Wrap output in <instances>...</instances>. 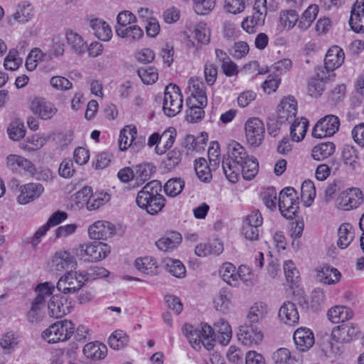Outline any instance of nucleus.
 Instances as JSON below:
<instances>
[{
    "instance_id": "obj_1",
    "label": "nucleus",
    "mask_w": 364,
    "mask_h": 364,
    "mask_svg": "<svg viewBox=\"0 0 364 364\" xmlns=\"http://www.w3.org/2000/svg\"><path fill=\"white\" fill-rule=\"evenodd\" d=\"M222 166L227 179L235 183L240 172L245 180L253 179L258 173L259 164L253 156L248 154L245 147L232 141L228 145L227 156H223Z\"/></svg>"
},
{
    "instance_id": "obj_2",
    "label": "nucleus",
    "mask_w": 364,
    "mask_h": 364,
    "mask_svg": "<svg viewBox=\"0 0 364 364\" xmlns=\"http://www.w3.org/2000/svg\"><path fill=\"white\" fill-rule=\"evenodd\" d=\"M162 185L158 180L148 182L140 190L136 197V205L149 214L154 215L162 210L166 199L161 194Z\"/></svg>"
},
{
    "instance_id": "obj_3",
    "label": "nucleus",
    "mask_w": 364,
    "mask_h": 364,
    "mask_svg": "<svg viewBox=\"0 0 364 364\" xmlns=\"http://www.w3.org/2000/svg\"><path fill=\"white\" fill-rule=\"evenodd\" d=\"M110 252V247L101 242H90L79 245L73 249V253L80 259L85 262H98Z\"/></svg>"
},
{
    "instance_id": "obj_4",
    "label": "nucleus",
    "mask_w": 364,
    "mask_h": 364,
    "mask_svg": "<svg viewBox=\"0 0 364 364\" xmlns=\"http://www.w3.org/2000/svg\"><path fill=\"white\" fill-rule=\"evenodd\" d=\"M54 286L49 282L41 284L36 287L37 296L32 302L31 309L28 312V319L31 323H39L43 320V312L42 307L48 297H50L54 290Z\"/></svg>"
},
{
    "instance_id": "obj_5",
    "label": "nucleus",
    "mask_w": 364,
    "mask_h": 364,
    "mask_svg": "<svg viewBox=\"0 0 364 364\" xmlns=\"http://www.w3.org/2000/svg\"><path fill=\"white\" fill-rule=\"evenodd\" d=\"M74 328V324L70 321H58L43 332L42 338L49 343L65 341L73 336Z\"/></svg>"
},
{
    "instance_id": "obj_6",
    "label": "nucleus",
    "mask_w": 364,
    "mask_h": 364,
    "mask_svg": "<svg viewBox=\"0 0 364 364\" xmlns=\"http://www.w3.org/2000/svg\"><path fill=\"white\" fill-rule=\"evenodd\" d=\"M183 108V96L176 85L169 84L166 87L163 100V111L169 117H175Z\"/></svg>"
},
{
    "instance_id": "obj_7",
    "label": "nucleus",
    "mask_w": 364,
    "mask_h": 364,
    "mask_svg": "<svg viewBox=\"0 0 364 364\" xmlns=\"http://www.w3.org/2000/svg\"><path fill=\"white\" fill-rule=\"evenodd\" d=\"M278 206L281 214L292 219L299 208V197L294 188L286 187L279 193Z\"/></svg>"
},
{
    "instance_id": "obj_8",
    "label": "nucleus",
    "mask_w": 364,
    "mask_h": 364,
    "mask_svg": "<svg viewBox=\"0 0 364 364\" xmlns=\"http://www.w3.org/2000/svg\"><path fill=\"white\" fill-rule=\"evenodd\" d=\"M264 125L257 117H252L245 124V137L247 143L252 146H258L264 139Z\"/></svg>"
},
{
    "instance_id": "obj_9",
    "label": "nucleus",
    "mask_w": 364,
    "mask_h": 364,
    "mask_svg": "<svg viewBox=\"0 0 364 364\" xmlns=\"http://www.w3.org/2000/svg\"><path fill=\"white\" fill-rule=\"evenodd\" d=\"M340 126V120L335 115H327L321 119L314 126L312 135L315 138L321 139L333 135Z\"/></svg>"
},
{
    "instance_id": "obj_10",
    "label": "nucleus",
    "mask_w": 364,
    "mask_h": 364,
    "mask_svg": "<svg viewBox=\"0 0 364 364\" xmlns=\"http://www.w3.org/2000/svg\"><path fill=\"white\" fill-rule=\"evenodd\" d=\"M53 272H63L70 267H76L77 262L75 255L65 250H60L54 254L48 264Z\"/></svg>"
},
{
    "instance_id": "obj_11",
    "label": "nucleus",
    "mask_w": 364,
    "mask_h": 364,
    "mask_svg": "<svg viewBox=\"0 0 364 364\" xmlns=\"http://www.w3.org/2000/svg\"><path fill=\"white\" fill-rule=\"evenodd\" d=\"M360 333L358 324L347 323L336 326L331 332V339L340 343H347L356 339Z\"/></svg>"
},
{
    "instance_id": "obj_12",
    "label": "nucleus",
    "mask_w": 364,
    "mask_h": 364,
    "mask_svg": "<svg viewBox=\"0 0 364 364\" xmlns=\"http://www.w3.org/2000/svg\"><path fill=\"white\" fill-rule=\"evenodd\" d=\"M363 202V195L358 188H351L343 191L336 200L338 208L343 210L355 209Z\"/></svg>"
},
{
    "instance_id": "obj_13",
    "label": "nucleus",
    "mask_w": 364,
    "mask_h": 364,
    "mask_svg": "<svg viewBox=\"0 0 364 364\" xmlns=\"http://www.w3.org/2000/svg\"><path fill=\"white\" fill-rule=\"evenodd\" d=\"M85 282L84 279L79 275V272H68L60 278L56 287L59 291L64 294H71L80 289Z\"/></svg>"
},
{
    "instance_id": "obj_14",
    "label": "nucleus",
    "mask_w": 364,
    "mask_h": 364,
    "mask_svg": "<svg viewBox=\"0 0 364 364\" xmlns=\"http://www.w3.org/2000/svg\"><path fill=\"white\" fill-rule=\"evenodd\" d=\"M297 112V102L292 96L284 97L277 111V119L280 123L294 120Z\"/></svg>"
},
{
    "instance_id": "obj_15",
    "label": "nucleus",
    "mask_w": 364,
    "mask_h": 364,
    "mask_svg": "<svg viewBox=\"0 0 364 364\" xmlns=\"http://www.w3.org/2000/svg\"><path fill=\"white\" fill-rule=\"evenodd\" d=\"M238 340L248 347L258 345L262 340L263 334L256 326L251 325L242 326L237 334Z\"/></svg>"
},
{
    "instance_id": "obj_16",
    "label": "nucleus",
    "mask_w": 364,
    "mask_h": 364,
    "mask_svg": "<svg viewBox=\"0 0 364 364\" xmlns=\"http://www.w3.org/2000/svg\"><path fill=\"white\" fill-rule=\"evenodd\" d=\"M44 191V187L38 183H28L20 187L17 200L20 204H28L38 198Z\"/></svg>"
},
{
    "instance_id": "obj_17",
    "label": "nucleus",
    "mask_w": 364,
    "mask_h": 364,
    "mask_svg": "<svg viewBox=\"0 0 364 364\" xmlns=\"http://www.w3.org/2000/svg\"><path fill=\"white\" fill-rule=\"evenodd\" d=\"M114 225L105 220L96 221L88 228L89 237L92 240H105L114 235Z\"/></svg>"
},
{
    "instance_id": "obj_18",
    "label": "nucleus",
    "mask_w": 364,
    "mask_h": 364,
    "mask_svg": "<svg viewBox=\"0 0 364 364\" xmlns=\"http://www.w3.org/2000/svg\"><path fill=\"white\" fill-rule=\"evenodd\" d=\"M293 339L296 348L301 352L309 350L315 342L312 331L305 327L296 329L294 333Z\"/></svg>"
},
{
    "instance_id": "obj_19",
    "label": "nucleus",
    "mask_w": 364,
    "mask_h": 364,
    "mask_svg": "<svg viewBox=\"0 0 364 364\" xmlns=\"http://www.w3.org/2000/svg\"><path fill=\"white\" fill-rule=\"evenodd\" d=\"M349 25L356 33H364V0H356L352 6Z\"/></svg>"
},
{
    "instance_id": "obj_20",
    "label": "nucleus",
    "mask_w": 364,
    "mask_h": 364,
    "mask_svg": "<svg viewBox=\"0 0 364 364\" xmlns=\"http://www.w3.org/2000/svg\"><path fill=\"white\" fill-rule=\"evenodd\" d=\"M31 110L42 119H50L57 112L54 105L44 98L36 97L31 102Z\"/></svg>"
},
{
    "instance_id": "obj_21",
    "label": "nucleus",
    "mask_w": 364,
    "mask_h": 364,
    "mask_svg": "<svg viewBox=\"0 0 364 364\" xmlns=\"http://www.w3.org/2000/svg\"><path fill=\"white\" fill-rule=\"evenodd\" d=\"M70 305L67 299L60 295H53L48 304L49 315L54 318H60L70 313Z\"/></svg>"
},
{
    "instance_id": "obj_22",
    "label": "nucleus",
    "mask_w": 364,
    "mask_h": 364,
    "mask_svg": "<svg viewBox=\"0 0 364 364\" xmlns=\"http://www.w3.org/2000/svg\"><path fill=\"white\" fill-rule=\"evenodd\" d=\"M188 88L193 101L200 103V105L207 106L205 85L201 80L197 77H191L188 82Z\"/></svg>"
},
{
    "instance_id": "obj_23",
    "label": "nucleus",
    "mask_w": 364,
    "mask_h": 364,
    "mask_svg": "<svg viewBox=\"0 0 364 364\" xmlns=\"http://www.w3.org/2000/svg\"><path fill=\"white\" fill-rule=\"evenodd\" d=\"M345 54L338 46H332L328 49L324 58L325 68L328 71H333L344 62Z\"/></svg>"
},
{
    "instance_id": "obj_24",
    "label": "nucleus",
    "mask_w": 364,
    "mask_h": 364,
    "mask_svg": "<svg viewBox=\"0 0 364 364\" xmlns=\"http://www.w3.org/2000/svg\"><path fill=\"white\" fill-rule=\"evenodd\" d=\"M89 26L92 29L97 38L103 41H108L112 36L110 26L105 21L93 18L89 20Z\"/></svg>"
},
{
    "instance_id": "obj_25",
    "label": "nucleus",
    "mask_w": 364,
    "mask_h": 364,
    "mask_svg": "<svg viewBox=\"0 0 364 364\" xmlns=\"http://www.w3.org/2000/svg\"><path fill=\"white\" fill-rule=\"evenodd\" d=\"M353 316L352 309L346 306H335L331 307L327 313L328 320L333 323H343L351 319Z\"/></svg>"
},
{
    "instance_id": "obj_26",
    "label": "nucleus",
    "mask_w": 364,
    "mask_h": 364,
    "mask_svg": "<svg viewBox=\"0 0 364 364\" xmlns=\"http://www.w3.org/2000/svg\"><path fill=\"white\" fill-rule=\"evenodd\" d=\"M279 317L288 325L297 323L299 315L296 305L291 301H286L279 310Z\"/></svg>"
},
{
    "instance_id": "obj_27",
    "label": "nucleus",
    "mask_w": 364,
    "mask_h": 364,
    "mask_svg": "<svg viewBox=\"0 0 364 364\" xmlns=\"http://www.w3.org/2000/svg\"><path fill=\"white\" fill-rule=\"evenodd\" d=\"M137 129L134 125L125 126L119 133V147L122 151H125L133 146V142L136 136Z\"/></svg>"
},
{
    "instance_id": "obj_28",
    "label": "nucleus",
    "mask_w": 364,
    "mask_h": 364,
    "mask_svg": "<svg viewBox=\"0 0 364 364\" xmlns=\"http://www.w3.org/2000/svg\"><path fill=\"white\" fill-rule=\"evenodd\" d=\"M182 240L181 235L178 232H171L166 237L156 242L157 247L164 252L173 250Z\"/></svg>"
},
{
    "instance_id": "obj_29",
    "label": "nucleus",
    "mask_w": 364,
    "mask_h": 364,
    "mask_svg": "<svg viewBox=\"0 0 364 364\" xmlns=\"http://www.w3.org/2000/svg\"><path fill=\"white\" fill-rule=\"evenodd\" d=\"M107 352V346L99 342H91L86 344L83 348V353L90 359H103Z\"/></svg>"
},
{
    "instance_id": "obj_30",
    "label": "nucleus",
    "mask_w": 364,
    "mask_h": 364,
    "mask_svg": "<svg viewBox=\"0 0 364 364\" xmlns=\"http://www.w3.org/2000/svg\"><path fill=\"white\" fill-rule=\"evenodd\" d=\"M338 246L341 249L346 248L355 237L353 225L347 223L341 224L338 230Z\"/></svg>"
},
{
    "instance_id": "obj_31",
    "label": "nucleus",
    "mask_w": 364,
    "mask_h": 364,
    "mask_svg": "<svg viewBox=\"0 0 364 364\" xmlns=\"http://www.w3.org/2000/svg\"><path fill=\"white\" fill-rule=\"evenodd\" d=\"M268 308L266 304L256 302L250 308L247 318L251 324L259 323L266 318Z\"/></svg>"
},
{
    "instance_id": "obj_32",
    "label": "nucleus",
    "mask_w": 364,
    "mask_h": 364,
    "mask_svg": "<svg viewBox=\"0 0 364 364\" xmlns=\"http://www.w3.org/2000/svg\"><path fill=\"white\" fill-rule=\"evenodd\" d=\"M317 277L320 282L331 285L338 283L341 279V274L337 269L324 266L318 271Z\"/></svg>"
},
{
    "instance_id": "obj_33",
    "label": "nucleus",
    "mask_w": 364,
    "mask_h": 364,
    "mask_svg": "<svg viewBox=\"0 0 364 364\" xmlns=\"http://www.w3.org/2000/svg\"><path fill=\"white\" fill-rule=\"evenodd\" d=\"M308 126L309 122L304 117L294 119L290 127V135L292 141L296 142L301 141L306 135Z\"/></svg>"
},
{
    "instance_id": "obj_34",
    "label": "nucleus",
    "mask_w": 364,
    "mask_h": 364,
    "mask_svg": "<svg viewBox=\"0 0 364 364\" xmlns=\"http://www.w3.org/2000/svg\"><path fill=\"white\" fill-rule=\"evenodd\" d=\"M187 106L189 107L186 111V119L188 122L196 123L203 119L205 114L203 108L205 106L200 105V103L193 101L192 99L187 100Z\"/></svg>"
},
{
    "instance_id": "obj_35",
    "label": "nucleus",
    "mask_w": 364,
    "mask_h": 364,
    "mask_svg": "<svg viewBox=\"0 0 364 364\" xmlns=\"http://www.w3.org/2000/svg\"><path fill=\"white\" fill-rule=\"evenodd\" d=\"M176 136V130L173 127H169L166 129L161 134V146H156L155 151L157 154L161 155L164 154L166 150L169 149L173 144Z\"/></svg>"
},
{
    "instance_id": "obj_36",
    "label": "nucleus",
    "mask_w": 364,
    "mask_h": 364,
    "mask_svg": "<svg viewBox=\"0 0 364 364\" xmlns=\"http://www.w3.org/2000/svg\"><path fill=\"white\" fill-rule=\"evenodd\" d=\"M136 268L144 274L155 275L158 274V266L152 257L138 258L135 261Z\"/></svg>"
},
{
    "instance_id": "obj_37",
    "label": "nucleus",
    "mask_w": 364,
    "mask_h": 364,
    "mask_svg": "<svg viewBox=\"0 0 364 364\" xmlns=\"http://www.w3.org/2000/svg\"><path fill=\"white\" fill-rule=\"evenodd\" d=\"M335 149L336 146L333 142L321 143L313 148L311 156L316 161H322L331 156Z\"/></svg>"
},
{
    "instance_id": "obj_38",
    "label": "nucleus",
    "mask_w": 364,
    "mask_h": 364,
    "mask_svg": "<svg viewBox=\"0 0 364 364\" xmlns=\"http://www.w3.org/2000/svg\"><path fill=\"white\" fill-rule=\"evenodd\" d=\"M318 13V6L316 4H311L304 11L299 23L298 28L301 31L308 29L314 21L316 19Z\"/></svg>"
},
{
    "instance_id": "obj_39",
    "label": "nucleus",
    "mask_w": 364,
    "mask_h": 364,
    "mask_svg": "<svg viewBox=\"0 0 364 364\" xmlns=\"http://www.w3.org/2000/svg\"><path fill=\"white\" fill-rule=\"evenodd\" d=\"M109 274V272L107 269L99 266L91 267L87 270L79 272V275L85 282L105 278Z\"/></svg>"
},
{
    "instance_id": "obj_40",
    "label": "nucleus",
    "mask_w": 364,
    "mask_h": 364,
    "mask_svg": "<svg viewBox=\"0 0 364 364\" xmlns=\"http://www.w3.org/2000/svg\"><path fill=\"white\" fill-rule=\"evenodd\" d=\"M214 326L220 343L223 346L228 345L232 338L231 326L226 321L222 318L217 321Z\"/></svg>"
},
{
    "instance_id": "obj_41",
    "label": "nucleus",
    "mask_w": 364,
    "mask_h": 364,
    "mask_svg": "<svg viewBox=\"0 0 364 364\" xmlns=\"http://www.w3.org/2000/svg\"><path fill=\"white\" fill-rule=\"evenodd\" d=\"M116 33L118 36L127 38L129 41H136L144 36L143 30L136 25L129 26L127 28H116Z\"/></svg>"
},
{
    "instance_id": "obj_42",
    "label": "nucleus",
    "mask_w": 364,
    "mask_h": 364,
    "mask_svg": "<svg viewBox=\"0 0 364 364\" xmlns=\"http://www.w3.org/2000/svg\"><path fill=\"white\" fill-rule=\"evenodd\" d=\"M7 166L11 169H16L18 167L32 173L35 170L33 164L28 159L16 154H11L7 156Z\"/></svg>"
},
{
    "instance_id": "obj_43",
    "label": "nucleus",
    "mask_w": 364,
    "mask_h": 364,
    "mask_svg": "<svg viewBox=\"0 0 364 364\" xmlns=\"http://www.w3.org/2000/svg\"><path fill=\"white\" fill-rule=\"evenodd\" d=\"M129 341V336L122 330L114 331L108 339L109 346L114 350L123 349Z\"/></svg>"
},
{
    "instance_id": "obj_44",
    "label": "nucleus",
    "mask_w": 364,
    "mask_h": 364,
    "mask_svg": "<svg viewBox=\"0 0 364 364\" xmlns=\"http://www.w3.org/2000/svg\"><path fill=\"white\" fill-rule=\"evenodd\" d=\"M183 331L189 339V342L194 349H200L201 345L203 346V340L199 328H196L191 325L186 324L183 328Z\"/></svg>"
},
{
    "instance_id": "obj_45",
    "label": "nucleus",
    "mask_w": 364,
    "mask_h": 364,
    "mask_svg": "<svg viewBox=\"0 0 364 364\" xmlns=\"http://www.w3.org/2000/svg\"><path fill=\"white\" fill-rule=\"evenodd\" d=\"M51 58V55L43 53L39 48H34L31 50L26 58V67L28 70L33 71L36 69L38 61L48 60Z\"/></svg>"
},
{
    "instance_id": "obj_46",
    "label": "nucleus",
    "mask_w": 364,
    "mask_h": 364,
    "mask_svg": "<svg viewBox=\"0 0 364 364\" xmlns=\"http://www.w3.org/2000/svg\"><path fill=\"white\" fill-rule=\"evenodd\" d=\"M283 267L287 282L289 284L290 287L293 288L294 286H297L300 275L294 262L292 260L285 261Z\"/></svg>"
},
{
    "instance_id": "obj_47",
    "label": "nucleus",
    "mask_w": 364,
    "mask_h": 364,
    "mask_svg": "<svg viewBox=\"0 0 364 364\" xmlns=\"http://www.w3.org/2000/svg\"><path fill=\"white\" fill-rule=\"evenodd\" d=\"M109 199V195L107 193H92L90 197L87 199V203L86 205L87 209L90 211L95 210L103 206Z\"/></svg>"
},
{
    "instance_id": "obj_48",
    "label": "nucleus",
    "mask_w": 364,
    "mask_h": 364,
    "mask_svg": "<svg viewBox=\"0 0 364 364\" xmlns=\"http://www.w3.org/2000/svg\"><path fill=\"white\" fill-rule=\"evenodd\" d=\"M68 43L71 46L75 53L81 55L85 50V43L82 38L77 33L69 31L66 33Z\"/></svg>"
},
{
    "instance_id": "obj_49",
    "label": "nucleus",
    "mask_w": 364,
    "mask_h": 364,
    "mask_svg": "<svg viewBox=\"0 0 364 364\" xmlns=\"http://www.w3.org/2000/svg\"><path fill=\"white\" fill-rule=\"evenodd\" d=\"M194 169L198 178L203 182H209L212 178L210 168L203 158L195 161Z\"/></svg>"
},
{
    "instance_id": "obj_50",
    "label": "nucleus",
    "mask_w": 364,
    "mask_h": 364,
    "mask_svg": "<svg viewBox=\"0 0 364 364\" xmlns=\"http://www.w3.org/2000/svg\"><path fill=\"white\" fill-rule=\"evenodd\" d=\"M154 168V166L151 164H139L135 167L134 174L137 186L143 184L151 177Z\"/></svg>"
},
{
    "instance_id": "obj_51",
    "label": "nucleus",
    "mask_w": 364,
    "mask_h": 364,
    "mask_svg": "<svg viewBox=\"0 0 364 364\" xmlns=\"http://www.w3.org/2000/svg\"><path fill=\"white\" fill-rule=\"evenodd\" d=\"M184 186L185 182L181 178H173L165 183L164 190L167 196L175 197L182 192Z\"/></svg>"
},
{
    "instance_id": "obj_52",
    "label": "nucleus",
    "mask_w": 364,
    "mask_h": 364,
    "mask_svg": "<svg viewBox=\"0 0 364 364\" xmlns=\"http://www.w3.org/2000/svg\"><path fill=\"white\" fill-rule=\"evenodd\" d=\"M137 73L141 81L146 85H151L159 78L158 70L153 66H144L138 69Z\"/></svg>"
},
{
    "instance_id": "obj_53",
    "label": "nucleus",
    "mask_w": 364,
    "mask_h": 364,
    "mask_svg": "<svg viewBox=\"0 0 364 364\" xmlns=\"http://www.w3.org/2000/svg\"><path fill=\"white\" fill-rule=\"evenodd\" d=\"M265 18L263 16H258L254 13L252 16H247L242 22V28L248 33H254L257 31L258 26L264 23Z\"/></svg>"
},
{
    "instance_id": "obj_54",
    "label": "nucleus",
    "mask_w": 364,
    "mask_h": 364,
    "mask_svg": "<svg viewBox=\"0 0 364 364\" xmlns=\"http://www.w3.org/2000/svg\"><path fill=\"white\" fill-rule=\"evenodd\" d=\"M181 159L182 153L181 150L174 149L170 151L163 161L164 168L168 171H172L181 164Z\"/></svg>"
},
{
    "instance_id": "obj_55",
    "label": "nucleus",
    "mask_w": 364,
    "mask_h": 364,
    "mask_svg": "<svg viewBox=\"0 0 364 364\" xmlns=\"http://www.w3.org/2000/svg\"><path fill=\"white\" fill-rule=\"evenodd\" d=\"M33 7L28 2L20 4L14 15L15 20L20 23H26L33 16Z\"/></svg>"
},
{
    "instance_id": "obj_56",
    "label": "nucleus",
    "mask_w": 364,
    "mask_h": 364,
    "mask_svg": "<svg viewBox=\"0 0 364 364\" xmlns=\"http://www.w3.org/2000/svg\"><path fill=\"white\" fill-rule=\"evenodd\" d=\"M301 193L305 205H311L316 197L314 183L311 180L304 181L301 186Z\"/></svg>"
},
{
    "instance_id": "obj_57",
    "label": "nucleus",
    "mask_w": 364,
    "mask_h": 364,
    "mask_svg": "<svg viewBox=\"0 0 364 364\" xmlns=\"http://www.w3.org/2000/svg\"><path fill=\"white\" fill-rule=\"evenodd\" d=\"M46 136L34 134L27 139L26 143H22L21 147L28 151H33L38 150L46 143Z\"/></svg>"
},
{
    "instance_id": "obj_58",
    "label": "nucleus",
    "mask_w": 364,
    "mask_h": 364,
    "mask_svg": "<svg viewBox=\"0 0 364 364\" xmlns=\"http://www.w3.org/2000/svg\"><path fill=\"white\" fill-rule=\"evenodd\" d=\"M166 267L168 272L173 277L183 278L186 276V267L178 259H168L166 262Z\"/></svg>"
},
{
    "instance_id": "obj_59",
    "label": "nucleus",
    "mask_w": 364,
    "mask_h": 364,
    "mask_svg": "<svg viewBox=\"0 0 364 364\" xmlns=\"http://www.w3.org/2000/svg\"><path fill=\"white\" fill-rule=\"evenodd\" d=\"M199 331L203 340V346L207 350H210L215 346V339L214 338L215 330L213 328L205 323L202 324Z\"/></svg>"
},
{
    "instance_id": "obj_60",
    "label": "nucleus",
    "mask_w": 364,
    "mask_h": 364,
    "mask_svg": "<svg viewBox=\"0 0 364 364\" xmlns=\"http://www.w3.org/2000/svg\"><path fill=\"white\" fill-rule=\"evenodd\" d=\"M22 62V58L18 56V50L11 49L4 59V66L5 69L14 71L19 68Z\"/></svg>"
},
{
    "instance_id": "obj_61",
    "label": "nucleus",
    "mask_w": 364,
    "mask_h": 364,
    "mask_svg": "<svg viewBox=\"0 0 364 364\" xmlns=\"http://www.w3.org/2000/svg\"><path fill=\"white\" fill-rule=\"evenodd\" d=\"M279 21L281 24L288 29L292 28L299 21V15L294 10L281 12Z\"/></svg>"
},
{
    "instance_id": "obj_62",
    "label": "nucleus",
    "mask_w": 364,
    "mask_h": 364,
    "mask_svg": "<svg viewBox=\"0 0 364 364\" xmlns=\"http://www.w3.org/2000/svg\"><path fill=\"white\" fill-rule=\"evenodd\" d=\"M194 33L196 38L200 43L208 44L210 42V32L205 23H198L195 27Z\"/></svg>"
},
{
    "instance_id": "obj_63",
    "label": "nucleus",
    "mask_w": 364,
    "mask_h": 364,
    "mask_svg": "<svg viewBox=\"0 0 364 364\" xmlns=\"http://www.w3.org/2000/svg\"><path fill=\"white\" fill-rule=\"evenodd\" d=\"M262 199L267 208H269L271 210L276 209L277 198V191L274 188L271 187L267 188L262 193Z\"/></svg>"
},
{
    "instance_id": "obj_64",
    "label": "nucleus",
    "mask_w": 364,
    "mask_h": 364,
    "mask_svg": "<svg viewBox=\"0 0 364 364\" xmlns=\"http://www.w3.org/2000/svg\"><path fill=\"white\" fill-rule=\"evenodd\" d=\"M195 11L205 15L212 11L215 6V0H193Z\"/></svg>"
}]
</instances>
